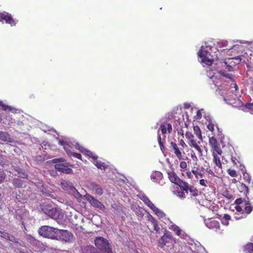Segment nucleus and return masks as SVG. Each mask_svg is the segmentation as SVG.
Here are the masks:
<instances>
[{"label":"nucleus","mask_w":253,"mask_h":253,"mask_svg":"<svg viewBox=\"0 0 253 253\" xmlns=\"http://www.w3.org/2000/svg\"><path fill=\"white\" fill-rule=\"evenodd\" d=\"M218 51L217 47L207 46L205 48L202 47L198 52V54L201 58V62L209 66L212 65L214 60L218 59L217 52Z\"/></svg>","instance_id":"f257e3e1"},{"label":"nucleus","mask_w":253,"mask_h":253,"mask_svg":"<svg viewBox=\"0 0 253 253\" xmlns=\"http://www.w3.org/2000/svg\"><path fill=\"white\" fill-rule=\"evenodd\" d=\"M236 206L235 207L237 212L242 214L240 217L236 216L237 219H240L249 214L252 211V207L249 202L246 201L241 198L237 199L235 201Z\"/></svg>","instance_id":"f03ea898"},{"label":"nucleus","mask_w":253,"mask_h":253,"mask_svg":"<svg viewBox=\"0 0 253 253\" xmlns=\"http://www.w3.org/2000/svg\"><path fill=\"white\" fill-rule=\"evenodd\" d=\"M52 162L55 164L54 168L58 171L66 174L73 173V170L68 168L64 158L54 159L52 160Z\"/></svg>","instance_id":"7ed1b4c3"},{"label":"nucleus","mask_w":253,"mask_h":253,"mask_svg":"<svg viewBox=\"0 0 253 253\" xmlns=\"http://www.w3.org/2000/svg\"><path fill=\"white\" fill-rule=\"evenodd\" d=\"M94 242L96 248L101 251L102 253H112L108 242L106 239L99 237L96 238Z\"/></svg>","instance_id":"20e7f679"},{"label":"nucleus","mask_w":253,"mask_h":253,"mask_svg":"<svg viewBox=\"0 0 253 253\" xmlns=\"http://www.w3.org/2000/svg\"><path fill=\"white\" fill-rule=\"evenodd\" d=\"M181 190L185 191L186 194L189 192V196L191 198L195 199L200 195V192L194 185L189 184L188 182L184 181L180 187Z\"/></svg>","instance_id":"39448f33"},{"label":"nucleus","mask_w":253,"mask_h":253,"mask_svg":"<svg viewBox=\"0 0 253 253\" xmlns=\"http://www.w3.org/2000/svg\"><path fill=\"white\" fill-rule=\"evenodd\" d=\"M57 229L49 226H42L39 230V233L44 237L54 239Z\"/></svg>","instance_id":"423d86ee"},{"label":"nucleus","mask_w":253,"mask_h":253,"mask_svg":"<svg viewBox=\"0 0 253 253\" xmlns=\"http://www.w3.org/2000/svg\"><path fill=\"white\" fill-rule=\"evenodd\" d=\"M56 231V236L54 239L66 242L71 241L73 234L70 232L66 230H59L58 229H57Z\"/></svg>","instance_id":"0eeeda50"},{"label":"nucleus","mask_w":253,"mask_h":253,"mask_svg":"<svg viewBox=\"0 0 253 253\" xmlns=\"http://www.w3.org/2000/svg\"><path fill=\"white\" fill-rule=\"evenodd\" d=\"M0 21L2 23L4 21L5 23L10 24L11 26H15L17 22L10 14L6 12L0 13Z\"/></svg>","instance_id":"6e6552de"},{"label":"nucleus","mask_w":253,"mask_h":253,"mask_svg":"<svg viewBox=\"0 0 253 253\" xmlns=\"http://www.w3.org/2000/svg\"><path fill=\"white\" fill-rule=\"evenodd\" d=\"M85 199L93 207L98 208L100 210L104 211L106 208L99 201L95 199L93 196L89 194H86L84 196Z\"/></svg>","instance_id":"1a4fd4ad"},{"label":"nucleus","mask_w":253,"mask_h":253,"mask_svg":"<svg viewBox=\"0 0 253 253\" xmlns=\"http://www.w3.org/2000/svg\"><path fill=\"white\" fill-rule=\"evenodd\" d=\"M170 151L173 152L175 157H176L179 160H182L183 156L182 155V152L183 149L181 147H178L177 144L175 142L171 141L169 145Z\"/></svg>","instance_id":"9d476101"},{"label":"nucleus","mask_w":253,"mask_h":253,"mask_svg":"<svg viewBox=\"0 0 253 253\" xmlns=\"http://www.w3.org/2000/svg\"><path fill=\"white\" fill-rule=\"evenodd\" d=\"M209 145L211 148L212 152H216L217 154L219 155L222 154V151L220 148L216 139L213 136L210 137Z\"/></svg>","instance_id":"9b49d317"},{"label":"nucleus","mask_w":253,"mask_h":253,"mask_svg":"<svg viewBox=\"0 0 253 253\" xmlns=\"http://www.w3.org/2000/svg\"><path fill=\"white\" fill-rule=\"evenodd\" d=\"M168 177L169 180L175 185H178L179 187L181 186V184L183 183L185 181L181 180L173 171H167Z\"/></svg>","instance_id":"f8f14e48"},{"label":"nucleus","mask_w":253,"mask_h":253,"mask_svg":"<svg viewBox=\"0 0 253 253\" xmlns=\"http://www.w3.org/2000/svg\"><path fill=\"white\" fill-rule=\"evenodd\" d=\"M42 209L44 212L51 218H56L58 217V215H56V209L52 208L51 206L46 205L43 207Z\"/></svg>","instance_id":"ddd939ff"},{"label":"nucleus","mask_w":253,"mask_h":253,"mask_svg":"<svg viewBox=\"0 0 253 253\" xmlns=\"http://www.w3.org/2000/svg\"><path fill=\"white\" fill-rule=\"evenodd\" d=\"M171 240V236L170 235L165 234L159 240V246L161 248H163L167 243H170Z\"/></svg>","instance_id":"4468645a"},{"label":"nucleus","mask_w":253,"mask_h":253,"mask_svg":"<svg viewBox=\"0 0 253 253\" xmlns=\"http://www.w3.org/2000/svg\"><path fill=\"white\" fill-rule=\"evenodd\" d=\"M206 226L210 229H219L220 227L219 222L213 218H209L205 221Z\"/></svg>","instance_id":"2eb2a0df"},{"label":"nucleus","mask_w":253,"mask_h":253,"mask_svg":"<svg viewBox=\"0 0 253 253\" xmlns=\"http://www.w3.org/2000/svg\"><path fill=\"white\" fill-rule=\"evenodd\" d=\"M160 129L163 134H165L168 130L169 133H171L172 130V126L169 123H163L161 125Z\"/></svg>","instance_id":"dca6fc26"},{"label":"nucleus","mask_w":253,"mask_h":253,"mask_svg":"<svg viewBox=\"0 0 253 253\" xmlns=\"http://www.w3.org/2000/svg\"><path fill=\"white\" fill-rule=\"evenodd\" d=\"M148 221L150 222L153 225L154 230L158 233H160V228L158 225V221L151 215L148 216Z\"/></svg>","instance_id":"f3484780"},{"label":"nucleus","mask_w":253,"mask_h":253,"mask_svg":"<svg viewBox=\"0 0 253 253\" xmlns=\"http://www.w3.org/2000/svg\"><path fill=\"white\" fill-rule=\"evenodd\" d=\"M163 174L158 171L153 172L151 175V179L155 182H160V180L162 179Z\"/></svg>","instance_id":"a211bd4d"},{"label":"nucleus","mask_w":253,"mask_h":253,"mask_svg":"<svg viewBox=\"0 0 253 253\" xmlns=\"http://www.w3.org/2000/svg\"><path fill=\"white\" fill-rule=\"evenodd\" d=\"M0 140L4 142H12L10 134L6 131H0Z\"/></svg>","instance_id":"6ab92c4d"},{"label":"nucleus","mask_w":253,"mask_h":253,"mask_svg":"<svg viewBox=\"0 0 253 253\" xmlns=\"http://www.w3.org/2000/svg\"><path fill=\"white\" fill-rule=\"evenodd\" d=\"M218 155V154H217L216 152H212V155L213 156V162L218 168L221 169L222 164Z\"/></svg>","instance_id":"aec40b11"},{"label":"nucleus","mask_w":253,"mask_h":253,"mask_svg":"<svg viewBox=\"0 0 253 253\" xmlns=\"http://www.w3.org/2000/svg\"><path fill=\"white\" fill-rule=\"evenodd\" d=\"M80 150L82 152H84L86 155L89 157L90 158H92L93 160H96L97 159L98 157L91 152L89 150H86L85 148L82 147L81 149H80Z\"/></svg>","instance_id":"412c9836"},{"label":"nucleus","mask_w":253,"mask_h":253,"mask_svg":"<svg viewBox=\"0 0 253 253\" xmlns=\"http://www.w3.org/2000/svg\"><path fill=\"white\" fill-rule=\"evenodd\" d=\"M12 184L16 188H22L24 185L23 181L18 178H14L12 180Z\"/></svg>","instance_id":"4be33fe9"},{"label":"nucleus","mask_w":253,"mask_h":253,"mask_svg":"<svg viewBox=\"0 0 253 253\" xmlns=\"http://www.w3.org/2000/svg\"><path fill=\"white\" fill-rule=\"evenodd\" d=\"M192 173L197 179L202 178L204 176V173H202L199 169L194 168L192 169Z\"/></svg>","instance_id":"5701e85b"},{"label":"nucleus","mask_w":253,"mask_h":253,"mask_svg":"<svg viewBox=\"0 0 253 253\" xmlns=\"http://www.w3.org/2000/svg\"><path fill=\"white\" fill-rule=\"evenodd\" d=\"M185 137L188 140V144L190 145L194 143L196 140L194 139V136L191 132L187 131L185 133Z\"/></svg>","instance_id":"b1692460"},{"label":"nucleus","mask_w":253,"mask_h":253,"mask_svg":"<svg viewBox=\"0 0 253 253\" xmlns=\"http://www.w3.org/2000/svg\"><path fill=\"white\" fill-rule=\"evenodd\" d=\"M193 130L194 134L196 135L198 139L201 141H203L201 131L199 126H194Z\"/></svg>","instance_id":"393cba45"},{"label":"nucleus","mask_w":253,"mask_h":253,"mask_svg":"<svg viewBox=\"0 0 253 253\" xmlns=\"http://www.w3.org/2000/svg\"><path fill=\"white\" fill-rule=\"evenodd\" d=\"M15 170L17 172L18 174L19 175V176L21 178H28V175L24 169L16 167L15 169Z\"/></svg>","instance_id":"a878e982"},{"label":"nucleus","mask_w":253,"mask_h":253,"mask_svg":"<svg viewBox=\"0 0 253 253\" xmlns=\"http://www.w3.org/2000/svg\"><path fill=\"white\" fill-rule=\"evenodd\" d=\"M141 200L145 203V204L146 205L151 209H152L155 206V205L152 203L150 199L146 196H142Z\"/></svg>","instance_id":"bb28decb"},{"label":"nucleus","mask_w":253,"mask_h":253,"mask_svg":"<svg viewBox=\"0 0 253 253\" xmlns=\"http://www.w3.org/2000/svg\"><path fill=\"white\" fill-rule=\"evenodd\" d=\"M92 190L95 194L99 196L103 193L102 189L98 185H92Z\"/></svg>","instance_id":"cd10ccee"},{"label":"nucleus","mask_w":253,"mask_h":253,"mask_svg":"<svg viewBox=\"0 0 253 253\" xmlns=\"http://www.w3.org/2000/svg\"><path fill=\"white\" fill-rule=\"evenodd\" d=\"M217 47H218L219 48L226 47V48L224 49L223 50H229L232 48L231 47H227L228 45V42H227V41H221L218 42L217 43Z\"/></svg>","instance_id":"c85d7f7f"},{"label":"nucleus","mask_w":253,"mask_h":253,"mask_svg":"<svg viewBox=\"0 0 253 253\" xmlns=\"http://www.w3.org/2000/svg\"><path fill=\"white\" fill-rule=\"evenodd\" d=\"M62 187L64 190H68L75 189L73 184L71 183H68L67 182H63L61 183Z\"/></svg>","instance_id":"c756f323"},{"label":"nucleus","mask_w":253,"mask_h":253,"mask_svg":"<svg viewBox=\"0 0 253 253\" xmlns=\"http://www.w3.org/2000/svg\"><path fill=\"white\" fill-rule=\"evenodd\" d=\"M93 163L98 169L105 170L106 168L105 164L101 161H98L97 159H96V160H93Z\"/></svg>","instance_id":"7c9ffc66"},{"label":"nucleus","mask_w":253,"mask_h":253,"mask_svg":"<svg viewBox=\"0 0 253 253\" xmlns=\"http://www.w3.org/2000/svg\"><path fill=\"white\" fill-rule=\"evenodd\" d=\"M231 161L233 164L237 167H239L241 165L240 158L236 154H235V155H232L231 156Z\"/></svg>","instance_id":"2f4dec72"},{"label":"nucleus","mask_w":253,"mask_h":253,"mask_svg":"<svg viewBox=\"0 0 253 253\" xmlns=\"http://www.w3.org/2000/svg\"><path fill=\"white\" fill-rule=\"evenodd\" d=\"M151 210L158 216L160 217V218H163L165 216V214L156 206H154Z\"/></svg>","instance_id":"473e14b6"},{"label":"nucleus","mask_w":253,"mask_h":253,"mask_svg":"<svg viewBox=\"0 0 253 253\" xmlns=\"http://www.w3.org/2000/svg\"><path fill=\"white\" fill-rule=\"evenodd\" d=\"M169 229L174 232L175 234L178 236H179L181 234V230L178 226L175 224L171 225L169 227Z\"/></svg>","instance_id":"72a5a7b5"},{"label":"nucleus","mask_w":253,"mask_h":253,"mask_svg":"<svg viewBox=\"0 0 253 253\" xmlns=\"http://www.w3.org/2000/svg\"><path fill=\"white\" fill-rule=\"evenodd\" d=\"M0 109H1L2 110L4 111L8 110L11 112L13 110V108L12 107L4 104L2 101H0Z\"/></svg>","instance_id":"f704fd0d"},{"label":"nucleus","mask_w":253,"mask_h":253,"mask_svg":"<svg viewBox=\"0 0 253 253\" xmlns=\"http://www.w3.org/2000/svg\"><path fill=\"white\" fill-rule=\"evenodd\" d=\"M190 147H194L198 152L199 155H202V150L201 147L198 145V144L195 141L193 144H191L189 145Z\"/></svg>","instance_id":"c9c22d12"},{"label":"nucleus","mask_w":253,"mask_h":253,"mask_svg":"<svg viewBox=\"0 0 253 253\" xmlns=\"http://www.w3.org/2000/svg\"><path fill=\"white\" fill-rule=\"evenodd\" d=\"M190 147H194L198 152L199 155H202V150L201 147L198 145V144L195 141L193 144H191L189 145Z\"/></svg>","instance_id":"e433bc0d"},{"label":"nucleus","mask_w":253,"mask_h":253,"mask_svg":"<svg viewBox=\"0 0 253 253\" xmlns=\"http://www.w3.org/2000/svg\"><path fill=\"white\" fill-rule=\"evenodd\" d=\"M231 219L230 216L228 214H224L222 218L221 219L223 224L227 225L228 224V221Z\"/></svg>","instance_id":"4c0bfd02"},{"label":"nucleus","mask_w":253,"mask_h":253,"mask_svg":"<svg viewBox=\"0 0 253 253\" xmlns=\"http://www.w3.org/2000/svg\"><path fill=\"white\" fill-rule=\"evenodd\" d=\"M6 240L14 243H18V240L15 237V236L10 234H9L8 233V235L6 237Z\"/></svg>","instance_id":"58836bf2"},{"label":"nucleus","mask_w":253,"mask_h":253,"mask_svg":"<svg viewBox=\"0 0 253 253\" xmlns=\"http://www.w3.org/2000/svg\"><path fill=\"white\" fill-rule=\"evenodd\" d=\"M245 251L248 253H253V243H249L245 247Z\"/></svg>","instance_id":"ea45409f"},{"label":"nucleus","mask_w":253,"mask_h":253,"mask_svg":"<svg viewBox=\"0 0 253 253\" xmlns=\"http://www.w3.org/2000/svg\"><path fill=\"white\" fill-rule=\"evenodd\" d=\"M158 141L161 149L163 150L164 149V146L161 140V137L159 134V130L158 131Z\"/></svg>","instance_id":"a19ab883"},{"label":"nucleus","mask_w":253,"mask_h":253,"mask_svg":"<svg viewBox=\"0 0 253 253\" xmlns=\"http://www.w3.org/2000/svg\"><path fill=\"white\" fill-rule=\"evenodd\" d=\"M228 174L231 177H235L237 176V174L236 170L231 169H228L227 170Z\"/></svg>","instance_id":"79ce46f5"},{"label":"nucleus","mask_w":253,"mask_h":253,"mask_svg":"<svg viewBox=\"0 0 253 253\" xmlns=\"http://www.w3.org/2000/svg\"><path fill=\"white\" fill-rule=\"evenodd\" d=\"M201 179L199 180V184L202 186H203L204 187H206L208 186V181L207 180L205 179H203V178H200Z\"/></svg>","instance_id":"37998d69"},{"label":"nucleus","mask_w":253,"mask_h":253,"mask_svg":"<svg viewBox=\"0 0 253 253\" xmlns=\"http://www.w3.org/2000/svg\"><path fill=\"white\" fill-rule=\"evenodd\" d=\"M186 192L182 190H181V191H178L177 192L178 197L182 199H184L186 198Z\"/></svg>","instance_id":"c03bdc74"},{"label":"nucleus","mask_w":253,"mask_h":253,"mask_svg":"<svg viewBox=\"0 0 253 253\" xmlns=\"http://www.w3.org/2000/svg\"><path fill=\"white\" fill-rule=\"evenodd\" d=\"M223 195L224 197H225L226 199L228 200L233 199V197L232 195L230 194L228 191H225L223 192Z\"/></svg>","instance_id":"a18cd8bd"},{"label":"nucleus","mask_w":253,"mask_h":253,"mask_svg":"<svg viewBox=\"0 0 253 253\" xmlns=\"http://www.w3.org/2000/svg\"><path fill=\"white\" fill-rule=\"evenodd\" d=\"M179 167L180 168L183 169V171H184L185 170L187 169V164L186 163V162H185V161H181L180 163V164H179Z\"/></svg>","instance_id":"49530a36"},{"label":"nucleus","mask_w":253,"mask_h":253,"mask_svg":"<svg viewBox=\"0 0 253 253\" xmlns=\"http://www.w3.org/2000/svg\"><path fill=\"white\" fill-rule=\"evenodd\" d=\"M245 107L250 110L251 113L253 114V103H247Z\"/></svg>","instance_id":"de8ad7c7"},{"label":"nucleus","mask_w":253,"mask_h":253,"mask_svg":"<svg viewBox=\"0 0 253 253\" xmlns=\"http://www.w3.org/2000/svg\"><path fill=\"white\" fill-rule=\"evenodd\" d=\"M241 192L247 193L248 192V187L245 184H242L240 186Z\"/></svg>","instance_id":"09e8293b"},{"label":"nucleus","mask_w":253,"mask_h":253,"mask_svg":"<svg viewBox=\"0 0 253 253\" xmlns=\"http://www.w3.org/2000/svg\"><path fill=\"white\" fill-rule=\"evenodd\" d=\"M206 171L209 174H211L213 176H214V177L217 176V173L216 171H212L211 169H207L206 170Z\"/></svg>","instance_id":"8fccbe9b"},{"label":"nucleus","mask_w":253,"mask_h":253,"mask_svg":"<svg viewBox=\"0 0 253 253\" xmlns=\"http://www.w3.org/2000/svg\"><path fill=\"white\" fill-rule=\"evenodd\" d=\"M70 155L76 158H78V159H80V160L82 159V156L79 153H75V152H71Z\"/></svg>","instance_id":"3c124183"},{"label":"nucleus","mask_w":253,"mask_h":253,"mask_svg":"<svg viewBox=\"0 0 253 253\" xmlns=\"http://www.w3.org/2000/svg\"><path fill=\"white\" fill-rule=\"evenodd\" d=\"M5 178V174L3 171H0V183H1Z\"/></svg>","instance_id":"603ef678"},{"label":"nucleus","mask_w":253,"mask_h":253,"mask_svg":"<svg viewBox=\"0 0 253 253\" xmlns=\"http://www.w3.org/2000/svg\"><path fill=\"white\" fill-rule=\"evenodd\" d=\"M207 128L210 131L213 132L214 129V126L212 123H210L208 125Z\"/></svg>","instance_id":"864d4df0"},{"label":"nucleus","mask_w":253,"mask_h":253,"mask_svg":"<svg viewBox=\"0 0 253 253\" xmlns=\"http://www.w3.org/2000/svg\"><path fill=\"white\" fill-rule=\"evenodd\" d=\"M186 176L188 178L192 179L193 178V174L192 173V169L191 171H188L186 173Z\"/></svg>","instance_id":"5fc2aeb1"},{"label":"nucleus","mask_w":253,"mask_h":253,"mask_svg":"<svg viewBox=\"0 0 253 253\" xmlns=\"http://www.w3.org/2000/svg\"><path fill=\"white\" fill-rule=\"evenodd\" d=\"M222 75H223L224 77L228 78L231 80H233V76L231 74H228V73H227L225 72H223L222 73Z\"/></svg>","instance_id":"6e6d98bb"},{"label":"nucleus","mask_w":253,"mask_h":253,"mask_svg":"<svg viewBox=\"0 0 253 253\" xmlns=\"http://www.w3.org/2000/svg\"><path fill=\"white\" fill-rule=\"evenodd\" d=\"M179 145L181 147V148L182 149H183V148H184L185 147H187V145L186 144V143H185V142L183 140L181 139L180 140H179Z\"/></svg>","instance_id":"4d7b16f0"},{"label":"nucleus","mask_w":253,"mask_h":253,"mask_svg":"<svg viewBox=\"0 0 253 253\" xmlns=\"http://www.w3.org/2000/svg\"><path fill=\"white\" fill-rule=\"evenodd\" d=\"M8 235V233L4 232V231H0V237L4 238L6 239L7 236Z\"/></svg>","instance_id":"13d9d810"},{"label":"nucleus","mask_w":253,"mask_h":253,"mask_svg":"<svg viewBox=\"0 0 253 253\" xmlns=\"http://www.w3.org/2000/svg\"><path fill=\"white\" fill-rule=\"evenodd\" d=\"M248 174H247V175L246 174H244V178L248 182H250V176L249 175H247Z\"/></svg>","instance_id":"bf43d9fd"},{"label":"nucleus","mask_w":253,"mask_h":253,"mask_svg":"<svg viewBox=\"0 0 253 253\" xmlns=\"http://www.w3.org/2000/svg\"><path fill=\"white\" fill-rule=\"evenodd\" d=\"M197 116H198V118L201 119L202 117V114L201 113L199 110L197 111Z\"/></svg>","instance_id":"052dcab7"},{"label":"nucleus","mask_w":253,"mask_h":253,"mask_svg":"<svg viewBox=\"0 0 253 253\" xmlns=\"http://www.w3.org/2000/svg\"><path fill=\"white\" fill-rule=\"evenodd\" d=\"M234 87L235 88V91H237L238 89V87L236 84H233Z\"/></svg>","instance_id":"680f3d73"},{"label":"nucleus","mask_w":253,"mask_h":253,"mask_svg":"<svg viewBox=\"0 0 253 253\" xmlns=\"http://www.w3.org/2000/svg\"><path fill=\"white\" fill-rule=\"evenodd\" d=\"M216 206H213V208L214 209V208H216Z\"/></svg>","instance_id":"e2e57ef3"},{"label":"nucleus","mask_w":253,"mask_h":253,"mask_svg":"<svg viewBox=\"0 0 253 253\" xmlns=\"http://www.w3.org/2000/svg\"><path fill=\"white\" fill-rule=\"evenodd\" d=\"M60 143H61V145H63L62 142H61V141H60Z\"/></svg>","instance_id":"0e129e2a"}]
</instances>
